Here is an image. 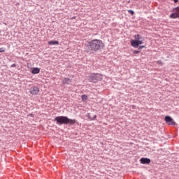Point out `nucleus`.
<instances>
[{
	"mask_svg": "<svg viewBox=\"0 0 179 179\" xmlns=\"http://www.w3.org/2000/svg\"><path fill=\"white\" fill-rule=\"evenodd\" d=\"M87 48L90 51H94V52H96L99 51V50H101V48H104V43L103 41L98 40V39H94L91 41H89L87 43V45H86Z\"/></svg>",
	"mask_w": 179,
	"mask_h": 179,
	"instance_id": "obj_1",
	"label": "nucleus"
},
{
	"mask_svg": "<svg viewBox=\"0 0 179 179\" xmlns=\"http://www.w3.org/2000/svg\"><path fill=\"white\" fill-rule=\"evenodd\" d=\"M55 121H56L57 125H75L76 124V120H72L68 118L66 116H58L55 118Z\"/></svg>",
	"mask_w": 179,
	"mask_h": 179,
	"instance_id": "obj_2",
	"label": "nucleus"
},
{
	"mask_svg": "<svg viewBox=\"0 0 179 179\" xmlns=\"http://www.w3.org/2000/svg\"><path fill=\"white\" fill-rule=\"evenodd\" d=\"M103 79V76L99 73H93L90 76L89 80L90 82H92V83H97L99 80H101Z\"/></svg>",
	"mask_w": 179,
	"mask_h": 179,
	"instance_id": "obj_3",
	"label": "nucleus"
},
{
	"mask_svg": "<svg viewBox=\"0 0 179 179\" xmlns=\"http://www.w3.org/2000/svg\"><path fill=\"white\" fill-rule=\"evenodd\" d=\"M170 17H171V19H177V17H179V6L173 9V13L171 14Z\"/></svg>",
	"mask_w": 179,
	"mask_h": 179,
	"instance_id": "obj_4",
	"label": "nucleus"
},
{
	"mask_svg": "<svg viewBox=\"0 0 179 179\" xmlns=\"http://www.w3.org/2000/svg\"><path fill=\"white\" fill-rule=\"evenodd\" d=\"M165 121L168 125H176V122L170 116H166Z\"/></svg>",
	"mask_w": 179,
	"mask_h": 179,
	"instance_id": "obj_5",
	"label": "nucleus"
},
{
	"mask_svg": "<svg viewBox=\"0 0 179 179\" xmlns=\"http://www.w3.org/2000/svg\"><path fill=\"white\" fill-rule=\"evenodd\" d=\"M40 92V90L38 89V87H34L30 89V91H29V93L31 94H34V95H36V94H38V92Z\"/></svg>",
	"mask_w": 179,
	"mask_h": 179,
	"instance_id": "obj_6",
	"label": "nucleus"
},
{
	"mask_svg": "<svg viewBox=\"0 0 179 179\" xmlns=\"http://www.w3.org/2000/svg\"><path fill=\"white\" fill-rule=\"evenodd\" d=\"M140 162L142 164H150V159L149 158H141Z\"/></svg>",
	"mask_w": 179,
	"mask_h": 179,
	"instance_id": "obj_7",
	"label": "nucleus"
},
{
	"mask_svg": "<svg viewBox=\"0 0 179 179\" xmlns=\"http://www.w3.org/2000/svg\"><path fill=\"white\" fill-rule=\"evenodd\" d=\"M131 45L134 47V48H138L139 47V45L138 44L137 40H131Z\"/></svg>",
	"mask_w": 179,
	"mask_h": 179,
	"instance_id": "obj_8",
	"label": "nucleus"
},
{
	"mask_svg": "<svg viewBox=\"0 0 179 179\" xmlns=\"http://www.w3.org/2000/svg\"><path fill=\"white\" fill-rule=\"evenodd\" d=\"M72 82V80H71L70 78H65L64 80H63V85H70V83Z\"/></svg>",
	"mask_w": 179,
	"mask_h": 179,
	"instance_id": "obj_9",
	"label": "nucleus"
},
{
	"mask_svg": "<svg viewBox=\"0 0 179 179\" xmlns=\"http://www.w3.org/2000/svg\"><path fill=\"white\" fill-rule=\"evenodd\" d=\"M31 73H33V75H37V73H40V69L37 67L34 68L31 71Z\"/></svg>",
	"mask_w": 179,
	"mask_h": 179,
	"instance_id": "obj_10",
	"label": "nucleus"
},
{
	"mask_svg": "<svg viewBox=\"0 0 179 179\" xmlns=\"http://www.w3.org/2000/svg\"><path fill=\"white\" fill-rule=\"evenodd\" d=\"M49 45H58L59 44V42H58V41H50L48 42Z\"/></svg>",
	"mask_w": 179,
	"mask_h": 179,
	"instance_id": "obj_11",
	"label": "nucleus"
},
{
	"mask_svg": "<svg viewBox=\"0 0 179 179\" xmlns=\"http://www.w3.org/2000/svg\"><path fill=\"white\" fill-rule=\"evenodd\" d=\"M81 99L83 101H86V100H87V96L86 94H84V95H82Z\"/></svg>",
	"mask_w": 179,
	"mask_h": 179,
	"instance_id": "obj_12",
	"label": "nucleus"
},
{
	"mask_svg": "<svg viewBox=\"0 0 179 179\" xmlns=\"http://www.w3.org/2000/svg\"><path fill=\"white\" fill-rule=\"evenodd\" d=\"M157 64H158V65H160L161 66H163V62H162V60L157 61Z\"/></svg>",
	"mask_w": 179,
	"mask_h": 179,
	"instance_id": "obj_13",
	"label": "nucleus"
},
{
	"mask_svg": "<svg viewBox=\"0 0 179 179\" xmlns=\"http://www.w3.org/2000/svg\"><path fill=\"white\" fill-rule=\"evenodd\" d=\"M6 51V48H0V52H5Z\"/></svg>",
	"mask_w": 179,
	"mask_h": 179,
	"instance_id": "obj_14",
	"label": "nucleus"
},
{
	"mask_svg": "<svg viewBox=\"0 0 179 179\" xmlns=\"http://www.w3.org/2000/svg\"><path fill=\"white\" fill-rule=\"evenodd\" d=\"M134 38H136V40H141V38L139 36V34L135 35L134 36Z\"/></svg>",
	"mask_w": 179,
	"mask_h": 179,
	"instance_id": "obj_15",
	"label": "nucleus"
},
{
	"mask_svg": "<svg viewBox=\"0 0 179 179\" xmlns=\"http://www.w3.org/2000/svg\"><path fill=\"white\" fill-rule=\"evenodd\" d=\"M128 12H129V13H130V15H134V13H135L134 12V10H129Z\"/></svg>",
	"mask_w": 179,
	"mask_h": 179,
	"instance_id": "obj_16",
	"label": "nucleus"
},
{
	"mask_svg": "<svg viewBox=\"0 0 179 179\" xmlns=\"http://www.w3.org/2000/svg\"><path fill=\"white\" fill-rule=\"evenodd\" d=\"M137 43L138 44V45H141V44H143V41H139V39H138V40H137Z\"/></svg>",
	"mask_w": 179,
	"mask_h": 179,
	"instance_id": "obj_17",
	"label": "nucleus"
},
{
	"mask_svg": "<svg viewBox=\"0 0 179 179\" xmlns=\"http://www.w3.org/2000/svg\"><path fill=\"white\" fill-rule=\"evenodd\" d=\"M139 52H141V50H134V51L133 52V54L136 55V54H139Z\"/></svg>",
	"mask_w": 179,
	"mask_h": 179,
	"instance_id": "obj_18",
	"label": "nucleus"
},
{
	"mask_svg": "<svg viewBox=\"0 0 179 179\" xmlns=\"http://www.w3.org/2000/svg\"><path fill=\"white\" fill-rule=\"evenodd\" d=\"M142 48H145V45L139 46L138 50H142Z\"/></svg>",
	"mask_w": 179,
	"mask_h": 179,
	"instance_id": "obj_19",
	"label": "nucleus"
},
{
	"mask_svg": "<svg viewBox=\"0 0 179 179\" xmlns=\"http://www.w3.org/2000/svg\"><path fill=\"white\" fill-rule=\"evenodd\" d=\"M11 68H16V64H13L11 65Z\"/></svg>",
	"mask_w": 179,
	"mask_h": 179,
	"instance_id": "obj_20",
	"label": "nucleus"
},
{
	"mask_svg": "<svg viewBox=\"0 0 179 179\" xmlns=\"http://www.w3.org/2000/svg\"><path fill=\"white\" fill-rule=\"evenodd\" d=\"M136 107V106L135 105H133V106H132V108H133V109H135Z\"/></svg>",
	"mask_w": 179,
	"mask_h": 179,
	"instance_id": "obj_21",
	"label": "nucleus"
},
{
	"mask_svg": "<svg viewBox=\"0 0 179 179\" xmlns=\"http://www.w3.org/2000/svg\"><path fill=\"white\" fill-rule=\"evenodd\" d=\"M175 3H177V2H178V0H173Z\"/></svg>",
	"mask_w": 179,
	"mask_h": 179,
	"instance_id": "obj_22",
	"label": "nucleus"
},
{
	"mask_svg": "<svg viewBox=\"0 0 179 179\" xmlns=\"http://www.w3.org/2000/svg\"><path fill=\"white\" fill-rule=\"evenodd\" d=\"M71 19H76V16L72 17V18H71Z\"/></svg>",
	"mask_w": 179,
	"mask_h": 179,
	"instance_id": "obj_23",
	"label": "nucleus"
},
{
	"mask_svg": "<svg viewBox=\"0 0 179 179\" xmlns=\"http://www.w3.org/2000/svg\"><path fill=\"white\" fill-rule=\"evenodd\" d=\"M96 117H97L96 115H94V118H96Z\"/></svg>",
	"mask_w": 179,
	"mask_h": 179,
	"instance_id": "obj_24",
	"label": "nucleus"
},
{
	"mask_svg": "<svg viewBox=\"0 0 179 179\" xmlns=\"http://www.w3.org/2000/svg\"><path fill=\"white\" fill-rule=\"evenodd\" d=\"M4 24H6V23H4Z\"/></svg>",
	"mask_w": 179,
	"mask_h": 179,
	"instance_id": "obj_25",
	"label": "nucleus"
}]
</instances>
